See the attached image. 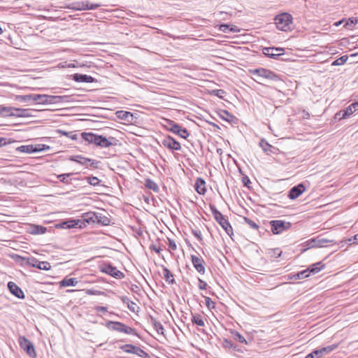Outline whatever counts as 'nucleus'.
<instances>
[{
	"label": "nucleus",
	"instance_id": "obj_1",
	"mask_svg": "<svg viewBox=\"0 0 358 358\" xmlns=\"http://www.w3.org/2000/svg\"><path fill=\"white\" fill-rule=\"evenodd\" d=\"M249 73L255 76L256 78H253L255 81L259 82L263 80H278L279 78L278 75H276L274 72L271 70L264 69V68H259L256 69H250Z\"/></svg>",
	"mask_w": 358,
	"mask_h": 358
},
{
	"label": "nucleus",
	"instance_id": "obj_2",
	"mask_svg": "<svg viewBox=\"0 0 358 358\" xmlns=\"http://www.w3.org/2000/svg\"><path fill=\"white\" fill-rule=\"evenodd\" d=\"M275 24L279 30L290 31L292 27V17L287 13H281L275 17Z\"/></svg>",
	"mask_w": 358,
	"mask_h": 358
},
{
	"label": "nucleus",
	"instance_id": "obj_3",
	"mask_svg": "<svg viewBox=\"0 0 358 358\" xmlns=\"http://www.w3.org/2000/svg\"><path fill=\"white\" fill-rule=\"evenodd\" d=\"M212 211L216 221L220 224L229 236H232L233 229L228 220L225 219L223 215L215 208H212Z\"/></svg>",
	"mask_w": 358,
	"mask_h": 358
},
{
	"label": "nucleus",
	"instance_id": "obj_4",
	"mask_svg": "<svg viewBox=\"0 0 358 358\" xmlns=\"http://www.w3.org/2000/svg\"><path fill=\"white\" fill-rule=\"evenodd\" d=\"M106 327L112 331H115L126 334H132L134 329L120 322L108 321L106 324Z\"/></svg>",
	"mask_w": 358,
	"mask_h": 358
},
{
	"label": "nucleus",
	"instance_id": "obj_5",
	"mask_svg": "<svg viewBox=\"0 0 358 358\" xmlns=\"http://www.w3.org/2000/svg\"><path fill=\"white\" fill-rule=\"evenodd\" d=\"M19 344L20 347L31 357L36 356V352L34 345L24 336H20L19 338Z\"/></svg>",
	"mask_w": 358,
	"mask_h": 358
},
{
	"label": "nucleus",
	"instance_id": "obj_6",
	"mask_svg": "<svg viewBox=\"0 0 358 358\" xmlns=\"http://www.w3.org/2000/svg\"><path fill=\"white\" fill-rule=\"evenodd\" d=\"M357 110H358V102L353 103L348 106L345 110L336 113V117L340 120L345 119L352 115Z\"/></svg>",
	"mask_w": 358,
	"mask_h": 358
},
{
	"label": "nucleus",
	"instance_id": "obj_7",
	"mask_svg": "<svg viewBox=\"0 0 358 358\" xmlns=\"http://www.w3.org/2000/svg\"><path fill=\"white\" fill-rule=\"evenodd\" d=\"M271 225V231L274 234H278L287 229L289 227V223H286L282 220H273L270 222Z\"/></svg>",
	"mask_w": 358,
	"mask_h": 358
},
{
	"label": "nucleus",
	"instance_id": "obj_8",
	"mask_svg": "<svg viewBox=\"0 0 358 358\" xmlns=\"http://www.w3.org/2000/svg\"><path fill=\"white\" fill-rule=\"evenodd\" d=\"M162 143L165 148L171 150H180L181 149L180 143L170 136L165 137Z\"/></svg>",
	"mask_w": 358,
	"mask_h": 358
},
{
	"label": "nucleus",
	"instance_id": "obj_9",
	"mask_svg": "<svg viewBox=\"0 0 358 358\" xmlns=\"http://www.w3.org/2000/svg\"><path fill=\"white\" fill-rule=\"evenodd\" d=\"M45 145H21L17 148V150L24 153H34L45 150Z\"/></svg>",
	"mask_w": 358,
	"mask_h": 358
},
{
	"label": "nucleus",
	"instance_id": "obj_10",
	"mask_svg": "<svg viewBox=\"0 0 358 358\" xmlns=\"http://www.w3.org/2000/svg\"><path fill=\"white\" fill-rule=\"evenodd\" d=\"M191 260L192 264L195 269L201 274H204L205 273V266H204V260L203 259L197 255H192Z\"/></svg>",
	"mask_w": 358,
	"mask_h": 358
},
{
	"label": "nucleus",
	"instance_id": "obj_11",
	"mask_svg": "<svg viewBox=\"0 0 358 358\" xmlns=\"http://www.w3.org/2000/svg\"><path fill=\"white\" fill-rule=\"evenodd\" d=\"M61 227L64 229H71V228H83L85 227L84 222H81V220H69L63 222L61 224Z\"/></svg>",
	"mask_w": 358,
	"mask_h": 358
},
{
	"label": "nucleus",
	"instance_id": "obj_12",
	"mask_svg": "<svg viewBox=\"0 0 358 358\" xmlns=\"http://www.w3.org/2000/svg\"><path fill=\"white\" fill-rule=\"evenodd\" d=\"M8 288L12 294L17 297L18 299H23L25 296L22 289L14 282H8Z\"/></svg>",
	"mask_w": 358,
	"mask_h": 358
},
{
	"label": "nucleus",
	"instance_id": "obj_13",
	"mask_svg": "<svg viewBox=\"0 0 358 358\" xmlns=\"http://www.w3.org/2000/svg\"><path fill=\"white\" fill-rule=\"evenodd\" d=\"M306 190V187L303 184H299L296 186L293 187L289 192V197L291 199H297L301 194H302Z\"/></svg>",
	"mask_w": 358,
	"mask_h": 358
},
{
	"label": "nucleus",
	"instance_id": "obj_14",
	"mask_svg": "<svg viewBox=\"0 0 358 358\" xmlns=\"http://www.w3.org/2000/svg\"><path fill=\"white\" fill-rule=\"evenodd\" d=\"M194 189L198 194L204 195L207 191L205 180L201 178H196L194 184Z\"/></svg>",
	"mask_w": 358,
	"mask_h": 358
},
{
	"label": "nucleus",
	"instance_id": "obj_15",
	"mask_svg": "<svg viewBox=\"0 0 358 358\" xmlns=\"http://www.w3.org/2000/svg\"><path fill=\"white\" fill-rule=\"evenodd\" d=\"M261 148L263 149V150L267 154V155H277L279 152V150L271 145H270L268 142H266L265 140H262L259 143Z\"/></svg>",
	"mask_w": 358,
	"mask_h": 358
},
{
	"label": "nucleus",
	"instance_id": "obj_16",
	"mask_svg": "<svg viewBox=\"0 0 358 358\" xmlns=\"http://www.w3.org/2000/svg\"><path fill=\"white\" fill-rule=\"evenodd\" d=\"M285 50L282 48H265L264 49V54L271 57H275L283 55Z\"/></svg>",
	"mask_w": 358,
	"mask_h": 358
},
{
	"label": "nucleus",
	"instance_id": "obj_17",
	"mask_svg": "<svg viewBox=\"0 0 358 358\" xmlns=\"http://www.w3.org/2000/svg\"><path fill=\"white\" fill-rule=\"evenodd\" d=\"M120 348L122 350L127 353L139 355L140 352H143V350L131 344H126L122 345Z\"/></svg>",
	"mask_w": 358,
	"mask_h": 358
},
{
	"label": "nucleus",
	"instance_id": "obj_18",
	"mask_svg": "<svg viewBox=\"0 0 358 358\" xmlns=\"http://www.w3.org/2000/svg\"><path fill=\"white\" fill-rule=\"evenodd\" d=\"M101 6L99 3H90L89 1H83L78 3V10H94Z\"/></svg>",
	"mask_w": 358,
	"mask_h": 358
},
{
	"label": "nucleus",
	"instance_id": "obj_19",
	"mask_svg": "<svg viewBox=\"0 0 358 358\" xmlns=\"http://www.w3.org/2000/svg\"><path fill=\"white\" fill-rule=\"evenodd\" d=\"M56 96H48L46 94H36L35 102L39 104H47L52 103V99Z\"/></svg>",
	"mask_w": 358,
	"mask_h": 358
},
{
	"label": "nucleus",
	"instance_id": "obj_20",
	"mask_svg": "<svg viewBox=\"0 0 358 358\" xmlns=\"http://www.w3.org/2000/svg\"><path fill=\"white\" fill-rule=\"evenodd\" d=\"M103 271L115 278H120L121 277L123 276V273L121 271L110 265L106 266L103 269Z\"/></svg>",
	"mask_w": 358,
	"mask_h": 358
},
{
	"label": "nucleus",
	"instance_id": "obj_21",
	"mask_svg": "<svg viewBox=\"0 0 358 358\" xmlns=\"http://www.w3.org/2000/svg\"><path fill=\"white\" fill-rule=\"evenodd\" d=\"M81 136H82L83 138L85 141H87L88 143L97 145L99 135H96V134H94L92 133L83 132L81 134Z\"/></svg>",
	"mask_w": 358,
	"mask_h": 358
},
{
	"label": "nucleus",
	"instance_id": "obj_22",
	"mask_svg": "<svg viewBox=\"0 0 358 358\" xmlns=\"http://www.w3.org/2000/svg\"><path fill=\"white\" fill-rule=\"evenodd\" d=\"M78 281L75 278H64L62 280H61L59 284L60 287H66L71 286H76L78 284Z\"/></svg>",
	"mask_w": 358,
	"mask_h": 358
},
{
	"label": "nucleus",
	"instance_id": "obj_23",
	"mask_svg": "<svg viewBox=\"0 0 358 358\" xmlns=\"http://www.w3.org/2000/svg\"><path fill=\"white\" fill-rule=\"evenodd\" d=\"M11 116H17L20 117H29V110L23 108H13V110L10 113Z\"/></svg>",
	"mask_w": 358,
	"mask_h": 358
},
{
	"label": "nucleus",
	"instance_id": "obj_24",
	"mask_svg": "<svg viewBox=\"0 0 358 358\" xmlns=\"http://www.w3.org/2000/svg\"><path fill=\"white\" fill-rule=\"evenodd\" d=\"M329 241L326 239L322 240H317L315 238H312L306 242V245L308 248H315L322 246V244L329 243Z\"/></svg>",
	"mask_w": 358,
	"mask_h": 358
},
{
	"label": "nucleus",
	"instance_id": "obj_25",
	"mask_svg": "<svg viewBox=\"0 0 358 358\" xmlns=\"http://www.w3.org/2000/svg\"><path fill=\"white\" fill-rule=\"evenodd\" d=\"M118 118L127 121L131 122L133 120V114L131 112L120 110L116 113Z\"/></svg>",
	"mask_w": 358,
	"mask_h": 358
},
{
	"label": "nucleus",
	"instance_id": "obj_26",
	"mask_svg": "<svg viewBox=\"0 0 358 358\" xmlns=\"http://www.w3.org/2000/svg\"><path fill=\"white\" fill-rule=\"evenodd\" d=\"M83 220H81V222H84L85 227L87 226V224H90V222H95L96 220L97 219V216L94 213H87L83 215Z\"/></svg>",
	"mask_w": 358,
	"mask_h": 358
},
{
	"label": "nucleus",
	"instance_id": "obj_27",
	"mask_svg": "<svg viewBox=\"0 0 358 358\" xmlns=\"http://www.w3.org/2000/svg\"><path fill=\"white\" fill-rule=\"evenodd\" d=\"M73 79L77 82H85V83H92L94 79L92 76L87 75H82L76 73L73 76Z\"/></svg>",
	"mask_w": 358,
	"mask_h": 358
},
{
	"label": "nucleus",
	"instance_id": "obj_28",
	"mask_svg": "<svg viewBox=\"0 0 358 358\" xmlns=\"http://www.w3.org/2000/svg\"><path fill=\"white\" fill-rule=\"evenodd\" d=\"M324 268V264H322V262L315 263L310 266L307 270L308 273L315 274L320 272L322 269Z\"/></svg>",
	"mask_w": 358,
	"mask_h": 358
},
{
	"label": "nucleus",
	"instance_id": "obj_29",
	"mask_svg": "<svg viewBox=\"0 0 358 358\" xmlns=\"http://www.w3.org/2000/svg\"><path fill=\"white\" fill-rule=\"evenodd\" d=\"M71 161L76 162L82 165H87L90 162H92V159L89 158L84 157L80 155L73 156L70 158Z\"/></svg>",
	"mask_w": 358,
	"mask_h": 358
},
{
	"label": "nucleus",
	"instance_id": "obj_30",
	"mask_svg": "<svg viewBox=\"0 0 358 358\" xmlns=\"http://www.w3.org/2000/svg\"><path fill=\"white\" fill-rule=\"evenodd\" d=\"M113 145V143L110 141V139H108L102 136H99L98 143L96 145L102 148H108Z\"/></svg>",
	"mask_w": 358,
	"mask_h": 358
},
{
	"label": "nucleus",
	"instance_id": "obj_31",
	"mask_svg": "<svg viewBox=\"0 0 358 358\" xmlns=\"http://www.w3.org/2000/svg\"><path fill=\"white\" fill-rule=\"evenodd\" d=\"M192 322L199 327H204L205 322L203 317L199 314H194L192 317Z\"/></svg>",
	"mask_w": 358,
	"mask_h": 358
},
{
	"label": "nucleus",
	"instance_id": "obj_32",
	"mask_svg": "<svg viewBox=\"0 0 358 358\" xmlns=\"http://www.w3.org/2000/svg\"><path fill=\"white\" fill-rule=\"evenodd\" d=\"M163 275H164V278H165L166 281H167L169 283H172V284L174 283L175 279H174L173 275L171 272V271L169 269H168L167 268H164L163 269Z\"/></svg>",
	"mask_w": 358,
	"mask_h": 358
},
{
	"label": "nucleus",
	"instance_id": "obj_33",
	"mask_svg": "<svg viewBox=\"0 0 358 358\" xmlns=\"http://www.w3.org/2000/svg\"><path fill=\"white\" fill-rule=\"evenodd\" d=\"M338 344H333L331 345H329L324 348H322L321 349H319V351H320L321 356H323L324 355H327L331 352L333 350L338 348Z\"/></svg>",
	"mask_w": 358,
	"mask_h": 358
},
{
	"label": "nucleus",
	"instance_id": "obj_34",
	"mask_svg": "<svg viewBox=\"0 0 358 358\" xmlns=\"http://www.w3.org/2000/svg\"><path fill=\"white\" fill-rule=\"evenodd\" d=\"M174 134L178 135L181 138L186 139L189 136V133L185 128H182L180 126L176 129Z\"/></svg>",
	"mask_w": 358,
	"mask_h": 358
},
{
	"label": "nucleus",
	"instance_id": "obj_35",
	"mask_svg": "<svg viewBox=\"0 0 358 358\" xmlns=\"http://www.w3.org/2000/svg\"><path fill=\"white\" fill-rule=\"evenodd\" d=\"M167 244L169 246V250L171 253H173L178 250V245L175 240L168 238Z\"/></svg>",
	"mask_w": 358,
	"mask_h": 358
},
{
	"label": "nucleus",
	"instance_id": "obj_36",
	"mask_svg": "<svg viewBox=\"0 0 358 358\" xmlns=\"http://www.w3.org/2000/svg\"><path fill=\"white\" fill-rule=\"evenodd\" d=\"M31 228H32L31 233L34 234H42L45 233V231H46V228L43 226L33 224V225H31Z\"/></svg>",
	"mask_w": 358,
	"mask_h": 358
},
{
	"label": "nucleus",
	"instance_id": "obj_37",
	"mask_svg": "<svg viewBox=\"0 0 358 358\" xmlns=\"http://www.w3.org/2000/svg\"><path fill=\"white\" fill-rule=\"evenodd\" d=\"M231 334L235 340L238 341L241 343L247 344L246 339L239 332L236 331H231Z\"/></svg>",
	"mask_w": 358,
	"mask_h": 358
},
{
	"label": "nucleus",
	"instance_id": "obj_38",
	"mask_svg": "<svg viewBox=\"0 0 358 358\" xmlns=\"http://www.w3.org/2000/svg\"><path fill=\"white\" fill-rule=\"evenodd\" d=\"M34 266L39 269L45 271H48L51 268L50 263L47 262H38L36 264H34Z\"/></svg>",
	"mask_w": 358,
	"mask_h": 358
},
{
	"label": "nucleus",
	"instance_id": "obj_39",
	"mask_svg": "<svg viewBox=\"0 0 358 358\" xmlns=\"http://www.w3.org/2000/svg\"><path fill=\"white\" fill-rule=\"evenodd\" d=\"M219 29L224 33H227L228 31L231 32H236L238 31L236 27L229 28V26L225 24H221Z\"/></svg>",
	"mask_w": 358,
	"mask_h": 358
},
{
	"label": "nucleus",
	"instance_id": "obj_40",
	"mask_svg": "<svg viewBox=\"0 0 358 358\" xmlns=\"http://www.w3.org/2000/svg\"><path fill=\"white\" fill-rule=\"evenodd\" d=\"M166 122L168 124L167 127L169 128V130L173 133H174L176 131V129L178 128V127L180 126L179 124L175 123L173 121L170 120H167Z\"/></svg>",
	"mask_w": 358,
	"mask_h": 358
},
{
	"label": "nucleus",
	"instance_id": "obj_41",
	"mask_svg": "<svg viewBox=\"0 0 358 358\" xmlns=\"http://www.w3.org/2000/svg\"><path fill=\"white\" fill-rule=\"evenodd\" d=\"M13 110V108L0 106V115H10V113H12Z\"/></svg>",
	"mask_w": 358,
	"mask_h": 358
},
{
	"label": "nucleus",
	"instance_id": "obj_42",
	"mask_svg": "<svg viewBox=\"0 0 358 358\" xmlns=\"http://www.w3.org/2000/svg\"><path fill=\"white\" fill-rule=\"evenodd\" d=\"M282 250L280 248H274L269 251V255L271 257L278 258L280 257L282 255Z\"/></svg>",
	"mask_w": 358,
	"mask_h": 358
},
{
	"label": "nucleus",
	"instance_id": "obj_43",
	"mask_svg": "<svg viewBox=\"0 0 358 358\" xmlns=\"http://www.w3.org/2000/svg\"><path fill=\"white\" fill-rule=\"evenodd\" d=\"M348 59V57L347 55L342 56L340 58L336 59L332 63V65L333 66H339V65L344 64L347 62Z\"/></svg>",
	"mask_w": 358,
	"mask_h": 358
},
{
	"label": "nucleus",
	"instance_id": "obj_44",
	"mask_svg": "<svg viewBox=\"0 0 358 358\" xmlns=\"http://www.w3.org/2000/svg\"><path fill=\"white\" fill-rule=\"evenodd\" d=\"M205 304L206 307L209 309H213L215 307V303L208 296H204Z\"/></svg>",
	"mask_w": 358,
	"mask_h": 358
},
{
	"label": "nucleus",
	"instance_id": "obj_45",
	"mask_svg": "<svg viewBox=\"0 0 358 358\" xmlns=\"http://www.w3.org/2000/svg\"><path fill=\"white\" fill-rule=\"evenodd\" d=\"M154 327H155V329H156V331H157L158 334H160V335L164 334V327L160 322L155 321L154 322Z\"/></svg>",
	"mask_w": 358,
	"mask_h": 358
},
{
	"label": "nucleus",
	"instance_id": "obj_46",
	"mask_svg": "<svg viewBox=\"0 0 358 358\" xmlns=\"http://www.w3.org/2000/svg\"><path fill=\"white\" fill-rule=\"evenodd\" d=\"M210 94H213L222 99L225 94V92L223 90H214L210 92Z\"/></svg>",
	"mask_w": 358,
	"mask_h": 358
},
{
	"label": "nucleus",
	"instance_id": "obj_47",
	"mask_svg": "<svg viewBox=\"0 0 358 358\" xmlns=\"http://www.w3.org/2000/svg\"><path fill=\"white\" fill-rule=\"evenodd\" d=\"M322 356L320 355V351L319 350H315L311 353H309L306 355V358H320Z\"/></svg>",
	"mask_w": 358,
	"mask_h": 358
},
{
	"label": "nucleus",
	"instance_id": "obj_48",
	"mask_svg": "<svg viewBox=\"0 0 358 358\" xmlns=\"http://www.w3.org/2000/svg\"><path fill=\"white\" fill-rule=\"evenodd\" d=\"M87 181H88V182H89L90 185H93V186H96V185H99V182H100V180H99V179L98 178H96V177H93V176H92V177H89V178H87Z\"/></svg>",
	"mask_w": 358,
	"mask_h": 358
},
{
	"label": "nucleus",
	"instance_id": "obj_49",
	"mask_svg": "<svg viewBox=\"0 0 358 358\" xmlns=\"http://www.w3.org/2000/svg\"><path fill=\"white\" fill-rule=\"evenodd\" d=\"M358 23V17H351L345 23V27L348 28L352 24H356Z\"/></svg>",
	"mask_w": 358,
	"mask_h": 358
},
{
	"label": "nucleus",
	"instance_id": "obj_50",
	"mask_svg": "<svg viewBox=\"0 0 358 358\" xmlns=\"http://www.w3.org/2000/svg\"><path fill=\"white\" fill-rule=\"evenodd\" d=\"M245 222L252 229H257L258 225L252 220H250L248 217H244Z\"/></svg>",
	"mask_w": 358,
	"mask_h": 358
},
{
	"label": "nucleus",
	"instance_id": "obj_51",
	"mask_svg": "<svg viewBox=\"0 0 358 358\" xmlns=\"http://www.w3.org/2000/svg\"><path fill=\"white\" fill-rule=\"evenodd\" d=\"M13 142L14 141H12L10 139L7 140L6 138L0 137V147L6 145L8 144H10Z\"/></svg>",
	"mask_w": 358,
	"mask_h": 358
},
{
	"label": "nucleus",
	"instance_id": "obj_52",
	"mask_svg": "<svg viewBox=\"0 0 358 358\" xmlns=\"http://www.w3.org/2000/svg\"><path fill=\"white\" fill-rule=\"evenodd\" d=\"M221 117L227 120H229V118L233 117V116L227 110H222L221 112Z\"/></svg>",
	"mask_w": 358,
	"mask_h": 358
},
{
	"label": "nucleus",
	"instance_id": "obj_53",
	"mask_svg": "<svg viewBox=\"0 0 358 358\" xmlns=\"http://www.w3.org/2000/svg\"><path fill=\"white\" fill-rule=\"evenodd\" d=\"M208 287V284L202 280L201 279L199 278V284H198V287L200 289H206Z\"/></svg>",
	"mask_w": 358,
	"mask_h": 358
},
{
	"label": "nucleus",
	"instance_id": "obj_54",
	"mask_svg": "<svg viewBox=\"0 0 358 358\" xmlns=\"http://www.w3.org/2000/svg\"><path fill=\"white\" fill-rule=\"evenodd\" d=\"M310 275V273H308V270H304L297 274V278L299 279L303 278L304 277H308Z\"/></svg>",
	"mask_w": 358,
	"mask_h": 358
},
{
	"label": "nucleus",
	"instance_id": "obj_55",
	"mask_svg": "<svg viewBox=\"0 0 358 358\" xmlns=\"http://www.w3.org/2000/svg\"><path fill=\"white\" fill-rule=\"evenodd\" d=\"M17 100L22 101H29V94L28 95H21L17 96L16 97Z\"/></svg>",
	"mask_w": 358,
	"mask_h": 358
},
{
	"label": "nucleus",
	"instance_id": "obj_56",
	"mask_svg": "<svg viewBox=\"0 0 358 358\" xmlns=\"http://www.w3.org/2000/svg\"><path fill=\"white\" fill-rule=\"evenodd\" d=\"M128 308L133 312H136V308H138L137 305L135 303L131 302V303L128 304Z\"/></svg>",
	"mask_w": 358,
	"mask_h": 358
},
{
	"label": "nucleus",
	"instance_id": "obj_57",
	"mask_svg": "<svg viewBox=\"0 0 358 358\" xmlns=\"http://www.w3.org/2000/svg\"><path fill=\"white\" fill-rule=\"evenodd\" d=\"M85 293L88 295H96L98 294L99 292L93 289H85Z\"/></svg>",
	"mask_w": 358,
	"mask_h": 358
},
{
	"label": "nucleus",
	"instance_id": "obj_58",
	"mask_svg": "<svg viewBox=\"0 0 358 358\" xmlns=\"http://www.w3.org/2000/svg\"><path fill=\"white\" fill-rule=\"evenodd\" d=\"M150 248L152 250L155 251L157 254H160L162 250L161 248L157 245H152Z\"/></svg>",
	"mask_w": 358,
	"mask_h": 358
},
{
	"label": "nucleus",
	"instance_id": "obj_59",
	"mask_svg": "<svg viewBox=\"0 0 358 358\" xmlns=\"http://www.w3.org/2000/svg\"><path fill=\"white\" fill-rule=\"evenodd\" d=\"M71 174H62L58 176V178H59L62 181H64L66 177H69Z\"/></svg>",
	"mask_w": 358,
	"mask_h": 358
},
{
	"label": "nucleus",
	"instance_id": "obj_60",
	"mask_svg": "<svg viewBox=\"0 0 358 358\" xmlns=\"http://www.w3.org/2000/svg\"><path fill=\"white\" fill-rule=\"evenodd\" d=\"M353 241L354 243H357L358 242V234L355 235L352 238L350 239V241Z\"/></svg>",
	"mask_w": 358,
	"mask_h": 358
},
{
	"label": "nucleus",
	"instance_id": "obj_61",
	"mask_svg": "<svg viewBox=\"0 0 358 358\" xmlns=\"http://www.w3.org/2000/svg\"><path fill=\"white\" fill-rule=\"evenodd\" d=\"M36 95L35 94H29V101H33L35 102V100H36Z\"/></svg>",
	"mask_w": 358,
	"mask_h": 358
},
{
	"label": "nucleus",
	"instance_id": "obj_62",
	"mask_svg": "<svg viewBox=\"0 0 358 358\" xmlns=\"http://www.w3.org/2000/svg\"><path fill=\"white\" fill-rule=\"evenodd\" d=\"M59 134H61L63 136H69V133L64 131L59 130L58 131Z\"/></svg>",
	"mask_w": 358,
	"mask_h": 358
},
{
	"label": "nucleus",
	"instance_id": "obj_63",
	"mask_svg": "<svg viewBox=\"0 0 358 358\" xmlns=\"http://www.w3.org/2000/svg\"><path fill=\"white\" fill-rule=\"evenodd\" d=\"M343 22V20H341L339 22H337L335 23V26L338 27L339 26L340 24H341V23Z\"/></svg>",
	"mask_w": 358,
	"mask_h": 358
},
{
	"label": "nucleus",
	"instance_id": "obj_64",
	"mask_svg": "<svg viewBox=\"0 0 358 358\" xmlns=\"http://www.w3.org/2000/svg\"><path fill=\"white\" fill-rule=\"evenodd\" d=\"M70 137H71V138H72V139H73V140H75V139H76V138H77V136H76V134H74V135H73V136H71Z\"/></svg>",
	"mask_w": 358,
	"mask_h": 358
}]
</instances>
